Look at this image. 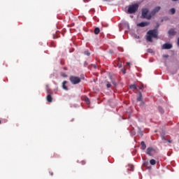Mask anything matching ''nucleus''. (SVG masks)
Segmentation results:
<instances>
[{"mask_svg":"<svg viewBox=\"0 0 179 179\" xmlns=\"http://www.w3.org/2000/svg\"><path fill=\"white\" fill-rule=\"evenodd\" d=\"M131 169H134V166H131Z\"/></svg>","mask_w":179,"mask_h":179,"instance_id":"34","label":"nucleus"},{"mask_svg":"<svg viewBox=\"0 0 179 179\" xmlns=\"http://www.w3.org/2000/svg\"><path fill=\"white\" fill-rule=\"evenodd\" d=\"M164 57H165L166 58H167V57H169V55H165Z\"/></svg>","mask_w":179,"mask_h":179,"instance_id":"33","label":"nucleus"},{"mask_svg":"<svg viewBox=\"0 0 179 179\" xmlns=\"http://www.w3.org/2000/svg\"><path fill=\"white\" fill-rule=\"evenodd\" d=\"M170 12H171V15H174V13H176V8H171L170 10Z\"/></svg>","mask_w":179,"mask_h":179,"instance_id":"20","label":"nucleus"},{"mask_svg":"<svg viewBox=\"0 0 179 179\" xmlns=\"http://www.w3.org/2000/svg\"><path fill=\"white\" fill-rule=\"evenodd\" d=\"M162 9V7L157 6L151 11V15L155 16L157 12H159Z\"/></svg>","mask_w":179,"mask_h":179,"instance_id":"6","label":"nucleus"},{"mask_svg":"<svg viewBox=\"0 0 179 179\" xmlns=\"http://www.w3.org/2000/svg\"><path fill=\"white\" fill-rule=\"evenodd\" d=\"M168 34H169V36H174L177 34V31H176V30H174V29L171 28L169 30Z\"/></svg>","mask_w":179,"mask_h":179,"instance_id":"8","label":"nucleus"},{"mask_svg":"<svg viewBox=\"0 0 179 179\" xmlns=\"http://www.w3.org/2000/svg\"><path fill=\"white\" fill-rule=\"evenodd\" d=\"M159 36V32L157 31V29H152L149 30L147 32V41H149L150 43H153V39L152 38H157V36Z\"/></svg>","mask_w":179,"mask_h":179,"instance_id":"1","label":"nucleus"},{"mask_svg":"<svg viewBox=\"0 0 179 179\" xmlns=\"http://www.w3.org/2000/svg\"><path fill=\"white\" fill-rule=\"evenodd\" d=\"M149 13V10L148 8H143L141 10V16L143 17V19H148V20H150L152 19V13Z\"/></svg>","mask_w":179,"mask_h":179,"instance_id":"2","label":"nucleus"},{"mask_svg":"<svg viewBox=\"0 0 179 179\" xmlns=\"http://www.w3.org/2000/svg\"><path fill=\"white\" fill-rule=\"evenodd\" d=\"M127 65H131V63L127 62Z\"/></svg>","mask_w":179,"mask_h":179,"instance_id":"31","label":"nucleus"},{"mask_svg":"<svg viewBox=\"0 0 179 179\" xmlns=\"http://www.w3.org/2000/svg\"><path fill=\"white\" fill-rule=\"evenodd\" d=\"M85 101L87 103V104H90V99L88 97H85Z\"/></svg>","mask_w":179,"mask_h":179,"instance_id":"19","label":"nucleus"},{"mask_svg":"<svg viewBox=\"0 0 179 179\" xmlns=\"http://www.w3.org/2000/svg\"><path fill=\"white\" fill-rule=\"evenodd\" d=\"M171 48H173V45L170 43H164L162 45V50H171Z\"/></svg>","mask_w":179,"mask_h":179,"instance_id":"7","label":"nucleus"},{"mask_svg":"<svg viewBox=\"0 0 179 179\" xmlns=\"http://www.w3.org/2000/svg\"><path fill=\"white\" fill-rule=\"evenodd\" d=\"M158 110H159V113H161V114H163L164 113V110L163 109V108H162L160 106L158 108Z\"/></svg>","mask_w":179,"mask_h":179,"instance_id":"18","label":"nucleus"},{"mask_svg":"<svg viewBox=\"0 0 179 179\" xmlns=\"http://www.w3.org/2000/svg\"><path fill=\"white\" fill-rule=\"evenodd\" d=\"M127 27H129V24H127Z\"/></svg>","mask_w":179,"mask_h":179,"instance_id":"36","label":"nucleus"},{"mask_svg":"<svg viewBox=\"0 0 179 179\" xmlns=\"http://www.w3.org/2000/svg\"><path fill=\"white\" fill-rule=\"evenodd\" d=\"M0 124H1V120H0Z\"/></svg>","mask_w":179,"mask_h":179,"instance_id":"38","label":"nucleus"},{"mask_svg":"<svg viewBox=\"0 0 179 179\" xmlns=\"http://www.w3.org/2000/svg\"><path fill=\"white\" fill-rule=\"evenodd\" d=\"M139 9V4L135 3L129 6L127 13H129L130 15L132 13H136V12Z\"/></svg>","mask_w":179,"mask_h":179,"instance_id":"3","label":"nucleus"},{"mask_svg":"<svg viewBox=\"0 0 179 179\" xmlns=\"http://www.w3.org/2000/svg\"><path fill=\"white\" fill-rule=\"evenodd\" d=\"M46 91H47V93H48V94H52V91H51V89L48 87V85H46Z\"/></svg>","mask_w":179,"mask_h":179,"instance_id":"13","label":"nucleus"},{"mask_svg":"<svg viewBox=\"0 0 179 179\" xmlns=\"http://www.w3.org/2000/svg\"><path fill=\"white\" fill-rule=\"evenodd\" d=\"M148 52H149L150 54H153V49H148Z\"/></svg>","mask_w":179,"mask_h":179,"instance_id":"22","label":"nucleus"},{"mask_svg":"<svg viewBox=\"0 0 179 179\" xmlns=\"http://www.w3.org/2000/svg\"><path fill=\"white\" fill-rule=\"evenodd\" d=\"M130 89H134V90H136V85H130Z\"/></svg>","mask_w":179,"mask_h":179,"instance_id":"21","label":"nucleus"},{"mask_svg":"<svg viewBox=\"0 0 179 179\" xmlns=\"http://www.w3.org/2000/svg\"><path fill=\"white\" fill-rule=\"evenodd\" d=\"M141 23H146V22H141Z\"/></svg>","mask_w":179,"mask_h":179,"instance_id":"35","label":"nucleus"},{"mask_svg":"<svg viewBox=\"0 0 179 179\" xmlns=\"http://www.w3.org/2000/svg\"><path fill=\"white\" fill-rule=\"evenodd\" d=\"M137 26L138 27H145V26H148V23H138Z\"/></svg>","mask_w":179,"mask_h":179,"instance_id":"11","label":"nucleus"},{"mask_svg":"<svg viewBox=\"0 0 179 179\" xmlns=\"http://www.w3.org/2000/svg\"><path fill=\"white\" fill-rule=\"evenodd\" d=\"M139 89H140V90H143V85H141V86L139 87Z\"/></svg>","mask_w":179,"mask_h":179,"instance_id":"28","label":"nucleus"},{"mask_svg":"<svg viewBox=\"0 0 179 179\" xmlns=\"http://www.w3.org/2000/svg\"><path fill=\"white\" fill-rule=\"evenodd\" d=\"M117 66H118V68H122V64L119 63L117 64Z\"/></svg>","mask_w":179,"mask_h":179,"instance_id":"27","label":"nucleus"},{"mask_svg":"<svg viewBox=\"0 0 179 179\" xmlns=\"http://www.w3.org/2000/svg\"><path fill=\"white\" fill-rule=\"evenodd\" d=\"M150 164H151V166H155V164H156V160L150 159Z\"/></svg>","mask_w":179,"mask_h":179,"instance_id":"16","label":"nucleus"},{"mask_svg":"<svg viewBox=\"0 0 179 179\" xmlns=\"http://www.w3.org/2000/svg\"><path fill=\"white\" fill-rule=\"evenodd\" d=\"M106 87H108V89L110 88V87H111V84L108 83V84L106 85Z\"/></svg>","mask_w":179,"mask_h":179,"instance_id":"26","label":"nucleus"},{"mask_svg":"<svg viewBox=\"0 0 179 179\" xmlns=\"http://www.w3.org/2000/svg\"><path fill=\"white\" fill-rule=\"evenodd\" d=\"M66 83H68V81H64L62 83V87L64 90H68V87L65 85Z\"/></svg>","mask_w":179,"mask_h":179,"instance_id":"12","label":"nucleus"},{"mask_svg":"<svg viewBox=\"0 0 179 179\" xmlns=\"http://www.w3.org/2000/svg\"><path fill=\"white\" fill-rule=\"evenodd\" d=\"M81 80H82L79 77L75 76H70V82H71L73 85H78V83H80Z\"/></svg>","mask_w":179,"mask_h":179,"instance_id":"4","label":"nucleus"},{"mask_svg":"<svg viewBox=\"0 0 179 179\" xmlns=\"http://www.w3.org/2000/svg\"><path fill=\"white\" fill-rule=\"evenodd\" d=\"M141 150H145L146 149V144L145 143V141L141 142Z\"/></svg>","mask_w":179,"mask_h":179,"instance_id":"10","label":"nucleus"},{"mask_svg":"<svg viewBox=\"0 0 179 179\" xmlns=\"http://www.w3.org/2000/svg\"><path fill=\"white\" fill-rule=\"evenodd\" d=\"M123 73H125V69L122 70Z\"/></svg>","mask_w":179,"mask_h":179,"instance_id":"32","label":"nucleus"},{"mask_svg":"<svg viewBox=\"0 0 179 179\" xmlns=\"http://www.w3.org/2000/svg\"><path fill=\"white\" fill-rule=\"evenodd\" d=\"M80 163L82 164V166H85V164H86V161L83 160Z\"/></svg>","mask_w":179,"mask_h":179,"instance_id":"24","label":"nucleus"},{"mask_svg":"<svg viewBox=\"0 0 179 179\" xmlns=\"http://www.w3.org/2000/svg\"><path fill=\"white\" fill-rule=\"evenodd\" d=\"M51 176H54V173L52 172H50Z\"/></svg>","mask_w":179,"mask_h":179,"instance_id":"30","label":"nucleus"},{"mask_svg":"<svg viewBox=\"0 0 179 179\" xmlns=\"http://www.w3.org/2000/svg\"><path fill=\"white\" fill-rule=\"evenodd\" d=\"M172 1H178V0H172Z\"/></svg>","mask_w":179,"mask_h":179,"instance_id":"37","label":"nucleus"},{"mask_svg":"<svg viewBox=\"0 0 179 179\" xmlns=\"http://www.w3.org/2000/svg\"><path fill=\"white\" fill-rule=\"evenodd\" d=\"M46 100L48 101V103H52V96H51V94H48L46 96Z\"/></svg>","mask_w":179,"mask_h":179,"instance_id":"9","label":"nucleus"},{"mask_svg":"<svg viewBox=\"0 0 179 179\" xmlns=\"http://www.w3.org/2000/svg\"><path fill=\"white\" fill-rule=\"evenodd\" d=\"M147 155H148V156H155V155H156V150L155 148H153L152 147H148L147 148Z\"/></svg>","mask_w":179,"mask_h":179,"instance_id":"5","label":"nucleus"},{"mask_svg":"<svg viewBox=\"0 0 179 179\" xmlns=\"http://www.w3.org/2000/svg\"><path fill=\"white\" fill-rule=\"evenodd\" d=\"M162 141H166V142H168L169 143H171V142H172L171 140H170V139L164 138V136H162Z\"/></svg>","mask_w":179,"mask_h":179,"instance_id":"17","label":"nucleus"},{"mask_svg":"<svg viewBox=\"0 0 179 179\" xmlns=\"http://www.w3.org/2000/svg\"><path fill=\"white\" fill-rule=\"evenodd\" d=\"M85 55H87V57H89L90 55V52H89V51H85Z\"/></svg>","mask_w":179,"mask_h":179,"instance_id":"25","label":"nucleus"},{"mask_svg":"<svg viewBox=\"0 0 179 179\" xmlns=\"http://www.w3.org/2000/svg\"><path fill=\"white\" fill-rule=\"evenodd\" d=\"M122 26V24H119V28H120V30H121V27Z\"/></svg>","mask_w":179,"mask_h":179,"instance_id":"29","label":"nucleus"},{"mask_svg":"<svg viewBox=\"0 0 179 179\" xmlns=\"http://www.w3.org/2000/svg\"><path fill=\"white\" fill-rule=\"evenodd\" d=\"M61 76H62L63 78H67V76H68L65 73H61Z\"/></svg>","mask_w":179,"mask_h":179,"instance_id":"23","label":"nucleus"},{"mask_svg":"<svg viewBox=\"0 0 179 179\" xmlns=\"http://www.w3.org/2000/svg\"><path fill=\"white\" fill-rule=\"evenodd\" d=\"M94 34H99L100 33V28L96 27L94 31Z\"/></svg>","mask_w":179,"mask_h":179,"instance_id":"14","label":"nucleus"},{"mask_svg":"<svg viewBox=\"0 0 179 179\" xmlns=\"http://www.w3.org/2000/svg\"><path fill=\"white\" fill-rule=\"evenodd\" d=\"M137 101H142V92H139V96L137 98Z\"/></svg>","mask_w":179,"mask_h":179,"instance_id":"15","label":"nucleus"}]
</instances>
